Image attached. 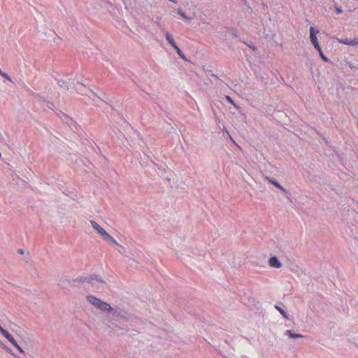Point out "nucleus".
<instances>
[{
  "mask_svg": "<svg viewBox=\"0 0 358 358\" xmlns=\"http://www.w3.org/2000/svg\"><path fill=\"white\" fill-rule=\"evenodd\" d=\"M86 299L89 303L103 312L107 313L108 314L109 312L112 310V307L109 303L101 300L94 296L88 295L86 296Z\"/></svg>",
  "mask_w": 358,
  "mask_h": 358,
  "instance_id": "obj_1",
  "label": "nucleus"
},
{
  "mask_svg": "<svg viewBox=\"0 0 358 358\" xmlns=\"http://www.w3.org/2000/svg\"><path fill=\"white\" fill-rule=\"evenodd\" d=\"M108 317L111 318V320L115 322H120V320L125 322L129 321L131 317V315L124 310L121 308H113L112 307V310L108 313Z\"/></svg>",
  "mask_w": 358,
  "mask_h": 358,
  "instance_id": "obj_2",
  "label": "nucleus"
},
{
  "mask_svg": "<svg viewBox=\"0 0 358 358\" xmlns=\"http://www.w3.org/2000/svg\"><path fill=\"white\" fill-rule=\"evenodd\" d=\"M108 328L110 329L114 334H116L117 336L120 335H124L127 332H129V328L121 327L118 324H115L114 320H112L111 318L108 320V324H107Z\"/></svg>",
  "mask_w": 358,
  "mask_h": 358,
  "instance_id": "obj_3",
  "label": "nucleus"
},
{
  "mask_svg": "<svg viewBox=\"0 0 358 358\" xmlns=\"http://www.w3.org/2000/svg\"><path fill=\"white\" fill-rule=\"evenodd\" d=\"M94 280L96 281H97L98 282L106 285V280H104L102 278L99 277L98 275H96L95 274L90 275V276H78L76 278L73 279L72 281L76 282H80V283H83V282L92 283V282Z\"/></svg>",
  "mask_w": 358,
  "mask_h": 358,
  "instance_id": "obj_4",
  "label": "nucleus"
},
{
  "mask_svg": "<svg viewBox=\"0 0 358 358\" xmlns=\"http://www.w3.org/2000/svg\"><path fill=\"white\" fill-rule=\"evenodd\" d=\"M318 32H319V31L315 29V28L314 27L311 26L310 27V39L312 44L313 45L314 48L317 50H319L320 49H321V47L320 45V43H319V41H318V39L317 37V34Z\"/></svg>",
  "mask_w": 358,
  "mask_h": 358,
  "instance_id": "obj_5",
  "label": "nucleus"
},
{
  "mask_svg": "<svg viewBox=\"0 0 358 358\" xmlns=\"http://www.w3.org/2000/svg\"><path fill=\"white\" fill-rule=\"evenodd\" d=\"M16 85L15 82H7L6 80L1 81V88L3 89L5 93L10 94L15 92Z\"/></svg>",
  "mask_w": 358,
  "mask_h": 358,
  "instance_id": "obj_6",
  "label": "nucleus"
},
{
  "mask_svg": "<svg viewBox=\"0 0 358 358\" xmlns=\"http://www.w3.org/2000/svg\"><path fill=\"white\" fill-rule=\"evenodd\" d=\"M266 178L270 183L285 192L287 194V197L289 199L288 194H289V193L287 189L284 188L275 178L269 177H266Z\"/></svg>",
  "mask_w": 358,
  "mask_h": 358,
  "instance_id": "obj_7",
  "label": "nucleus"
},
{
  "mask_svg": "<svg viewBox=\"0 0 358 358\" xmlns=\"http://www.w3.org/2000/svg\"><path fill=\"white\" fill-rule=\"evenodd\" d=\"M58 85L61 87H64L66 90L72 89L74 87V82L71 79H69L68 80H61L58 81Z\"/></svg>",
  "mask_w": 358,
  "mask_h": 358,
  "instance_id": "obj_8",
  "label": "nucleus"
},
{
  "mask_svg": "<svg viewBox=\"0 0 358 358\" xmlns=\"http://www.w3.org/2000/svg\"><path fill=\"white\" fill-rule=\"evenodd\" d=\"M268 265L271 267L279 268L282 267V263L276 256H272L268 259Z\"/></svg>",
  "mask_w": 358,
  "mask_h": 358,
  "instance_id": "obj_9",
  "label": "nucleus"
},
{
  "mask_svg": "<svg viewBox=\"0 0 358 358\" xmlns=\"http://www.w3.org/2000/svg\"><path fill=\"white\" fill-rule=\"evenodd\" d=\"M90 224L93 229L99 234L101 237H103L105 234L106 233V231L102 228L100 225H99L94 220H90Z\"/></svg>",
  "mask_w": 358,
  "mask_h": 358,
  "instance_id": "obj_10",
  "label": "nucleus"
},
{
  "mask_svg": "<svg viewBox=\"0 0 358 358\" xmlns=\"http://www.w3.org/2000/svg\"><path fill=\"white\" fill-rule=\"evenodd\" d=\"M339 42L343 44L354 46V45L358 44V36L355 37L353 39H348V38L341 39V40H339Z\"/></svg>",
  "mask_w": 358,
  "mask_h": 358,
  "instance_id": "obj_11",
  "label": "nucleus"
},
{
  "mask_svg": "<svg viewBox=\"0 0 358 358\" xmlns=\"http://www.w3.org/2000/svg\"><path fill=\"white\" fill-rule=\"evenodd\" d=\"M169 128L167 129V132L169 134H176L177 138L179 140V133L180 132V129L177 127L173 126L171 123H168Z\"/></svg>",
  "mask_w": 358,
  "mask_h": 358,
  "instance_id": "obj_12",
  "label": "nucleus"
},
{
  "mask_svg": "<svg viewBox=\"0 0 358 358\" xmlns=\"http://www.w3.org/2000/svg\"><path fill=\"white\" fill-rule=\"evenodd\" d=\"M285 334L286 336H287L289 338H294V339H296V338H303V336L300 334H296L295 332H294L292 330H287L285 333Z\"/></svg>",
  "mask_w": 358,
  "mask_h": 358,
  "instance_id": "obj_13",
  "label": "nucleus"
},
{
  "mask_svg": "<svg viewBox=\"0 0 358 358\" xmlns=\"http://www.w3.org/2000/svg\"><path fill=\"white\" fill-rule=\"evenodd\" d=\"M1 335H3L6 338H7L10 343H13L15 341L13 336L6 329L1 327Z\"/></svg>",
  "mask_w": 358,
  "mask_h": 358,
  "instance_id": "obj_14",
  "label": "nucleus"
},
{
  "mask_svg": "<svg viewBox=\"0 0 358 358\" xmlns=\"http://www.w3.org/2000/svg\"><path fill=\"white\" fill-rule=\"evenodd\" d=\"M105 241L110 242L115 245H120V244L107 232L102 237Z\"/></svg>",
  "mask_w": 358,
  "mask_h": 358,
  "instance_id": "obj_15",
  "label": "nucleus"
},
{
  "mask_svg": "<svg viewBox=\"0 0 358 358\" xmlns=\"http://www.w3.org/2000/svg\"><path fill=\"white\" fill-rule=\"evenodd\" d=\"M162 31H164V35H165V37H166V41H168V43L171 45L173 44L175 41L172 36V35L166 30H165L164 29H162Z\"/></svg>",
  "mask_w": 358,
  "mask_h": 358,
  "instance_id": "obj_16",
  "label": "nucleus"
},
{
  "mask_svg": "<svg viewBox=\"0 0 358 358\" xmlns=\"http://www.w3.org/2000/svg\"><path fill=\"white\" fill-rule=\"evenodd\" d=\"M4 146L8 150V152L5 155V157L2 159L10 160L14 152L10 149L8 145L5 144Z\"/></svg>",
  "mask_w": 358,
  "mask_h": 358,
  "instance_id": "obj_17",
  "label": "nucleus"
},
{
  "mask_svg": "<svg viewBox=\"0 0 358 358\" xmlns=\"http://www.w3.org/2000/svg\"><path fill=\"white\" fill-rule=\"evenodd\" d=\"M160 171L159 173V175L162 177V178H164L165 180H166L167 181H170L171 180V178L169 177V176H168L166 174V171L165 169H160Z\"/></svg>",
  "mask_w": 358,
  "mask_h": 358,
  "instance_id": "obj_18",
  "label": "nucleus"
},
{
  "mask_svg": "<svg viewBox=\"0 0 358 358\" xmlns=\"http://www.w3.org/2000/svg\"><path fill=\"white\" fill-rule=\"evenodd\" d=\"M275 308L280 312L282 316L285 319H289L287 313L278 305L275 306Z\"/></svg>",
  "mask_w": 358,
  "mask_h": 358,
  "instance_id": "obj_19",
  "label": "nucleus"
},
{
  "mask_svg": "<svg viewBox=\"0 0 358 358\" xmlns=\"http://www.w3.org/2000/svg\"><path fill=\"white\" fill-rule=\"evenodd\" d=\"M60 113H61V114H62V116H61V118H62V119H63V120H64V122H66V124H70V123H71L70 122H71V121H72V119H71V117H68V116H67L66 114H64V113H62V112H60Z\"/></svg>",
  "mask_w": 358,
  "mask_h": 358,
  "instance_id": "obj_20",
  "label": "nucleus"
},
{
  "mask_svg": "<svg viewBox=\"0 0 358 358\" xmlns=\"http://www.w3.org/2000/svg\"><path fill=\"white\" fill-rule=\"evenodd\" d=\"M1 78H3L4 80H6L7 82H14L11 78L8 76V74H7L5 72H3L1 71Z\"/></svg>",
  "mask_w": 358,
  "mask_h": 358,
  "instance_id": "obj_21",
  "label": "nucleus"
},
{
  "mask_svg": "<svg viewBox=\"0 0 358 358\" xmlns=\"http://www.w3.org/2000/svg\"><path fill=\"white\" fill-rule=\"evenodd\" d=\"M317 52H319L320 57L324 62H328L329 61V59L323 53L322 48L317 50Z\"/></svg>",
  "mask_w": 358,
  "mask_h": 358,
  "instance_id": "obj_22",
  "label": "nucleus"
},
{
  "mask_svg": "<svg viewBox=\"0 0 358 358\" xmlns=\"http://www.w3.org/2000/svg\"><path fill=\"white\" fill-rule=\"evenodd\" d=\"M177 13L178 15H180L182 17H183L184 19H186V20H189L190 17H187L186 15H185V13L184 11H182L181 9L178 8L177 10Z\"/></svg>",
  "mask_w": 358,
  "mask_h": 358,
  "instance_id": "obj_23",
  "label": "nucleus"
},
{
  "mask_svg": "<svg viewBox=\"0 0 358 358\" xmlns=\"http://www.w3.org/2000/svg\"><path fill=\"white\" fill-rule=\"evenodd\" d=\"M178 55L182 59H184L185 61L187 60L185 55L183 54L182 51L179 48H177V49L176 50Z\"/></svg>",
  "mask_w": 358,
  "mask_h": 358,
  "instance_id": "obj_24",
  "label": "nucleus"
},
{
  "mask_svg": "<svg viewBox=\"0 0 358 358\" xmlns=\"http://www.w3.org/2000/svg\"><path fill=\"white\" fill-rule=\"evenodd\" d=\"M227 101L233 104L236 108H238V106L234 103L233 99L230 96H226Z\"/></svg>",
  "mask_w": 358,
  "mask_h": 358,
  "instance_id": "obj_25",
  "label": "nucleus"
},
{
  "mask_svg": "<svg viewBox=\"0 0 358 358\" xmlns=\"http://www.w3.org/2000/svg\"><path fill=\"white\" fill-rule=\"evenodd\" d=\"M129 331H130L129 336H131V337L136 336L139 334V332L135 329H129Z\"/></svg>",
  "mask_w": 358,
  "mask_h": 358,
  "instance_id": "obj_26",
  "label": "nucleus"
},
{
  "mask_svg": "<svg viewBox=\"0 0 358 358\" xmlns=\"http://www.w3.org/2000/svg\"><path fill=\"white\" fill-rule=\"evenodd\" d=\"M348 64L350 69H355L358 70V64H355V63H352V62H348Z\"/></svg>",
  "mask_w": 358,
  "mask_h": 358,
  "instance_id": "obj_27",
  "label": "nucleus"
},
{
  "mask_svg": "<svg viewBox=\"0 0 358 358\" xmlns=\"http://www.w3.org/2000/svg\"><path fill=\"white\" fill-rule=\"evenodd\" d=\"M59 282L61 283H63V284H65V283H68V284H71V282L66 279V278H62L60 280H59Z\"/></svg>",
  "mask_w": 358,
  "mask_h": 358,
  "instance_id": "obj_28",
  "label": "nucleus"
},
{
  "mask_svg": "<svg viewBox=\"0 0 358 358\" xmlns=\"http://www.w3.org/2000/svg\"><path fill=\"white\" fill-rule=\"evenodd\" d=\"M90 92L92 93V94L94 96H96L97 98H99V99H101V101L107 103L106 100L104 99L103 98H101L100 96H99L96 93H94L92 90H90Z\"/></svg>",
  "mask_w": 358,
  "mask_h": 358,
  "instance_id": "obj_29",
  "label": "nucleus"
},
{
  "mask_svg": "<svg viewBox=\"0 0 358 358\" xmlns=\"http://www.w3.org/2000/svg\"><path fill=\"white\" fill-rule=\"evenodd\" d=\"M118 246L122 249V250H119V252H120V253H124V252H126V248H125V247H124V246H123V245H118Z\"/></svg>",
  "mask_w": 358,
  "mask_h": 358,
  "instance_id": "obj_30",
  "label": "nucleus"
},
{
  "mask_svg": "<svg viewBox=\"0 0 358 358\" xmlns=\"http://www.w3.org/2000/svg\"><path fill=\"white\" fill-rule=\"evenodd\" d=\"M336 13L337 14H341L343 13V10L341 8H339V7H336Z\"/></svg>",
  "mask_w": 358,
  "mask_h": 358,
  "instance_id": "obj_31",
  "label": "nucleus"
},
{
  "mask_svg": "<svg viewBox=\"0 0 358 358\" xmlns=\"http://www.w3.org/2000/svg\"><path fill=\"white\" fill-rule=\"evenodd\" d=\"M248 46L250 47L252 50L255 51L257 50V47L252 45L248 44Z\"/></svg>",
  "mask_w": 358,
  "mask_h": 358,
  "instance_id": "obj_32",
  "label": "nucleus"
},
{
  "mask_svg": "<svg viewBox=\"0 0 358 358\" xmlns=\"http://www.w3.org/2000/svg\"><path fill=\"white\" fill-rule=\"evenodd\" d=\"M171 47H173V48L176 50L177 49V48H179L177 44L176 43V42H174L173 44L171 45Z\"/></svg>",
  "mask_w": 358,
  "mask_h": 358,
  "instance_id": "obj_33",
  "label": "nucleus"
},
{
  "mask_svg": "<svg viewBox=\"0 0 358 358\" xmlns=\"http://www.w3.org/2000/svg\"><path fill=\"white\" fill-rule=\"evenodd\" d=\"M17 252L20 255H23L24 253V250L22 248L17 250Z\"/></svg>",
  "mask_w": 358,
  "mask_h": 358,
  "instance_id": "obj_34",
  "label": "nucleus"
},
{
  "mask_svg": "<svg viewBox=\"0 0 358 358\" xmlns=\"http://www.w3.org/2000/svg\"><path fill=\"white\" fill-rule=\"evenodd\" d=\"M16 348H19V345L17 344V343L16 342V341L15 340L13 343H11Z\"/></svg>",
  "mask_w": 358,
  "mask_h": 358,
  "instance_id": "obj_35",
  "label": "nucleus"
},
{
  "mask_svg": "<svg viewBox=\"0 0 358 358\" xmlns=\"http://www.w3.org/2000/svg\"><path fill=\"white\" fill-rule=\"evenodd\" d=\"M16 348H19V345L17 344V343L16 342V341L15 340L13 343H11Z\"/></svg>",
  "mask_w": 358,
  "mask_h": 358,
  "instance_id": "obj_36",
  "label": "nucleus"
},
{
  "mask_svg": "<svg viewBox=\"0 0 358 358\" xmlns=\"http://www.w3.org/2000/svg\"><path fill=\"white\" fill-rule=\"evenodd\" d=\"M17 349L22 353H24V350H22V348L19 345V348H17Z\"/></svg>",
  "mask_w": 358,
  "mask_h": 358,
  "instance_id": "obj_37",
  "label": "nucleus"
},
{
  "mask_svg": "<svg viewBox=\"0 0 358 358\" xmlns=\"http://www.w3.org/2000/svg\"><path fill=\"white\" fill-rule=\"evenodd\" d=\"M6 168H8V169H10L11 165L8 162H6Z\"/></svg>",
  "mask_w": 358,
  "mask_h": 358,
  "instance_id": "obj_38",
  "label": "nucleus"
},
{
  "mask_svg": "<svg viewBox=\"0 0 358 358\" xmlns=\"http://www.w3.org/2000/svg\"><path fill=\"white\" fill-rule=\"evenodd\" d=\"M25 259H25V260H26V262H28V261L29 260V253H27V256H26Z\"/></svg>",
  "mask_w": 358,
  "mask_h": 358,
  "instance_id": "obj_39",
  "label": "nucleus"
},
{
  "mask_svg": "<svg viewBox=\"0 0 358 358\" xmlns=\"http://www.w3.org/2000/svg\"><path fill=\"white\" fill-rule=\"evenodd\" d=\"M241 1L243 2V3H244L245 5H247V4H248V1H247V0H241Z\"/></svg>",
  "mask_w": 358,
  "mask_h": 358,
  "instance_id": "obj_40",
  "label": "nucleus"
},
{
  "mask_svg": "<svg viewBox=\"0 0 358 358\" xmlns=\"http://www.w3.org/2000/svg\"><path fill=\"white\" fill-rule=\"evenodd\" d=\"M78 84H80V85H83V86H86V85H85V84H84V83H81V82H80V81H78Z\"/></svg>",
  "mask_w": 358,
  "mask_h": 358,
  "instance_id": "obj_41",
  "label": "nucleus"
},
{
  "mask_svg": "<svg viewBox=\"0 0 358 358\" xmlns=\"http://www.w3.org/2000/svg\"><path fill=\"white\" fill-rule=\"evenodd\" d=\"M322 139L325 141L326 143H328L327 140L325 138V137L322 136Z\"/></svg>",
  "mask_w": 358,
  "mask_h": 358,
  "instance_id": "obj_42",
  "label": "nucleus"
},
{
  "mask_svg": "<svg viewBox=\"0 0 358 358\" xmlns=\"http://www.w3.org/2000/svg\"><path fill=\"white\" fill-rule=\"evenodd\" d=\"M1 348H6L8 349V348L3 343H1Z\"/></svg>",
  "mask_w": 358,
  "mask_h": 358,
  "instance_id": "obj_43",
  "label": "nucleus"
},
{
  "mask_svg": "<svg viewBox=\"0 0 358 358\" xmlns=\"http://www.w3.org/2000/svg\"><path fill=\"white\" fill-rule=\"evenodd\" d=\"M169 1H171V2H173V3H176L177 2L176 0H169Z\"/></svg>",
  "mask_w": 358,
  "mask_h": 358,
  "instance_id": "obj_44",
  "label": "nucleus"
},
{
  "mask_svg": "<svg viewBox=\"0 0 358 358\" xmlns=\"http://www.w3.org/2000/svg\"><path fill=\"white\" fill-rule=\"evenodd\" d=\"M124 2V0H122Z\"/></svg>",
  "mask_w": 358,
  "mask_h": 358,
  "instance_id": "obj_45",
  "label": "nucleus"
},
{
  "mask_svg": "<svg viewBox=\"0 0 358 358\" xmlns=\"http://www.w3.org/2000/svg\"><path fill=\"white\" fill-rule=\"evenodd\" d=\"M17 358H20V357H17Z\"/></svg>",
  "mask_w": 358,
  "mask_h": 358,
  "instance_id": "obj_46",
  "label": "nucleus"
}]
</instances>
